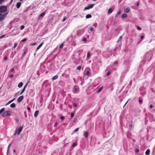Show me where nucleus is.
Returning <instances> with one entry per match:
<instances>
[{"label":"nucleus","mask_w":155,"mask_h":155,"mask_svg":"<svg viewBox=\"0 0 155 155\" xmlns=\"http://www.w3.org/2000/svg\"><path fill=\"white\" fill-rule=\"evenodd\" d=\"M11 115V112L10 110H8L4 112L2 114V117H5L7 116H9Z\"/></svg>","instance_id":"obj_1"},{"label":"nucleus","mask_w":155,"mask_h":155,"mask_svg":"<svg viewBox=\"0 0 155 155\" xmlns=\"http://www.w3.org/2000/svg\"><path fill=\"white\" fill-rule=\"evenodd\" d=\"M7 8L6 6H3L0 7V12H5L6 11Z\"/></svg>","instance_id":"obj_2"},{"label":"nucleus","mask_w":155,"mask_h":155,"mask_svg":"<svg viewBox=\"0 0 155 155\" xmlns=\"http://www.w3.org/2000/svg\"><path fill=\"white\" fill-rule=\"evenodd\" d=\"M94 6V4H91L88 5L87 7H86L84 8V10H87L90 8H92Z\"/></svg>","instance_id":"obj_3"},{"label":"nucleus","mask_w":155,"mask_h":155,"mask_svg":"<svg viewBox=\"0 0 155 155\" xmlns=\"http://www.w3.org/2000/svg\"><path fill=\"white\" fill-rule=\"evenodd\" d=\"M29 81H28L27 83L24 86L23 89H22V90L21 92L20 93V94H22L24 92V91H25V89L26 88V87L27 86L28 84V83H29Z\"/></svg>","instance_id":"obj_4"},{"label":"nucleus","mask_w":155,"mask_h":155,"mask_svg":"<svg viewBox=\"0 0 155 155\" xmlns=\"http://www.w3.org/2000/svg\"><path fill=\"white\" fill-rule=\"evenodd\" d=\"M23 127V125H22V127H18L17 131V134L18 135H19L20 134L21 131H22Z\"/></svg>","instance_id":"obj_5"},{"label":"nucleus","mask_w":155,"mask_h":155,"mask_svg":"<svg viewBox=\"0 0 155 155\" xmlns=\"http://www.w3.org/2000/svg\"><path fill=\"white\" fill-rule=\"evenodd\" d=\"M7 14V13H6L0 17V22L5 19Z\"/></svg>","instance_id":"obj_6"},{"label":"nucleus","mask_w":155,"mask_h":155,"mask_svg":"<svg viewBox=\"0 0 155 155\" xmlns=\"http://www.w3.org/2000/svg\"><path fill=\"white\" fill-rule=\"evenodd\" d=\"M7 14V13H6L0 17V22L5 19Z\"/></svg>","instance_id":"obj_7"},{"label":"nucleus","mask_w":155,"mask_h":155,"mask_svg":"<svg viewBox=\"0 0 155 155\" xmlns=\"http://www.w3.org/2000/svg\"><path fill=\"white\" fill-rule=\"evenodd\" d=\"M24 97L23 96H21L19 97L17 99V102L18 103L21 102L23 100Z\"/></svg>","instance_id":"obj_8"},{"label":"nucleus","mask_w":155,"mask_h":155,"mask_svg":"<svg viewBox=\"0 0 155 155\" xmlns=\"http://www.w3.org/2000/svg\"><path fill=\"white\" fill-rule=\"evenodd\" d=\"M21 3L20 2H18L16 3V6L17 8H19L21 5Z\"/></svg>","instance_id":"obj_9"},{"label":"nucleus","mask_w":155,"mask_h":155,"mask_svg":"<svg viewBox=\"0 0 155 155\" xmlns=\"http://www.w3.org/2000/svg\"><path fill=\"white\" fill-rule=\"evenodd\" d=\"M114 10V8H110V9H109L108 11V14H110Z\"/></svg>","instance_id":"obj_10"},{"label":"nucleus","mask_w":155,"mask_h":155,"mask_svg":"<svg viewBox=\"0 0 155 155\" xmlns=\"http://www.w3.org/2000/svg\"><path fill=\"white\" fill-rule=\"evenodd\" d=\"M43 43H41L37 47V49L36 50V51H37L41 47V46L43 45Z\"/></svg>","instance_id":"obj_11"},{"label":"nucleus","mask_w":155,"mask_h":155,"mask_svg":"<svg viewBox=\"0 0 155 155\" xmlns=\"http://www.w3.org/2000/svg\"><path fill=\"white\" fill-rule=\"evenodd\" d=\"M150 153V150L149 149H148L146 151L145 154L146 155H149Z\"/></svg>","instance_id":"obj_12"},{"label":"nucleus","mask_w":155,"mask_h":155,"mask_svg":"<svg viewBox=\"0 0 155 155\" xmlns=\"http://www.w3.org/2000/svg\"><path fill=\"white\" fill-rule=\"evenodd\" d=\"M39 111L38 110H36L35 111L34 113V116L35 117H36L38 115L39 113Z\"/></svg>","instance_id":"obj_13"},{"label":"nucleus","mask_w":155,"mask_h":155,"mask_svg":"<svg viewBox=\"0 0 155 155\" xmlns=\"http://www.w3.org/2000/svg\"><path fill=\"white\" fill-rule=\"evenodd\" d=\"M88 135V133L87 131H85L84 133V135L86 138H87Z\"/></svg>","instance_id":"obj_14"},{"label":"nucleus","mask_w":155,"mask_h":155,"mask_svg":"<svg viewBox=\"0 0 155 155\" xmlns=\"http://www.w3.org/2000/svg\"><path fill=\"white\" fill-rule=\"evenodd\" d=\"M16 105L14 103H13L12 104L10 105V107L12 108H14L15 107Z\"/></svg>","instance_id":"obj_15"},{"label":"nucleus","mask_w":155,"mask_h":155,"mask_svg":"<svg viewBox=\"0 0 155 155\" xmlns=\"http://www.w3.org/2000/svg\"><path fill=\"white\" fill-rule=\"evenodd\" d=\"M130 8H127L125 10V12L128 13L130 11Z\"/></svg>","instance_id":"obj_16"},{"label":"nucleus","mask_w":155,"mask_h":155,"mask_svg":"<svg viewBox=\"0 0 155 155\" xmlns=\"http://www.w3.org/2000/svg\"><path fill=\"white\" fill-rule=\"evenodd\" d=\"M102 87L99 88L98 90L97 91V93H99L101 91L102 89Z\"/></svg>","instance_id":"obj_17"},{"label":"nucleus","mask_w":155,"mask_h":155,"mask_svg":"<svg viewBox=\"0 0 155 155\" xmlns=\"http://www.w3.org/2000/svg\"><path fill=\"white\" fill-rule=\"evenodd\" d=\"M91 17H92V15H91L90 14H87L86 16V18H91Z\"/></svg>","instance_id":"obj_18"},{"label":"nucleus","mask_w":155,"mask_h":155,"mask_svg":"<svg viewBox=\"0 0 155 155\" xmlns=\"http://www.w3.org/2000/svg\"><path fill=\"white\" fill-rule=\"evenodd\" d=\"M121 11H119L115 15V17H117L120 15V14H121Z\"/></svg>","instance_id":"obj_19"},{"label":"nucleus","mask_w":155,"mask_h":155,"mask_svg":"<svg viewBox=\"0 0 155 155\" xmlns=\"http://www.w3.org/2000/svg\"><path fill=\"white\" fill-rule=\"evenodd\" d=\"M139 102L140 104H142L143 103L142 98L141 97H140L139 99Z\"/></svg>","instance_id":"obj_20"},{"label":"nucleus","mask_w":155,"mask_h":155,"mask_svg":"<svg viewBox=\"0 0 155 155\" xmlns=\"http://www.w3.org/2000/svg\"><path fill=\"white\" fill-rule=\"evenodd\" d=\"M23 85V83L22 82H20L18 85V87H21Z\"/></svg>","instance_id":"obj_21"},{"label":"nucleus","mask_w":155,"mask_h":155,"mask_svg":"<svg viewBox=\"0 0 155 155\" xmlns=\"http://www.w3.org/2000/svg\"><path fill=\"white\" fill-rule=\"evenodd\" d=\"M58 78V76L57 75H55L52 78V80H55Z\"/></svg>","instance_id":"obj_22"},{"label":"nucleus","mask_w":155,"mask_h":155,"mask_svg":"<svg viewBox=\"0 0 155 155\" xmlns=\"http://www.w3.org/2000/svg\"><path fill=\"white\" fill-rule=\"evenodd\" d=\"M15 98L14 99H13L11 100H10V101H9L8 102L7 104H6V105H8V104H10V103H12V102L15 100Z\"/></svg>","instance_id":"obj_23"},{"label":"nucleus","mask_w":155,"mask_h":155,"mask_svg":"<svg viewBox=\"0 0 155 155\" xmlns=\"http://www.w3.org/2000/svg\"><path fill=\"white\" fill-rule=\"evenodd\" d=\"M127 15L126 14H124L122 15V18H124L126 17H127Z\"/></svg>","instance_id":"obj_24"},{"label":"nucleus","mask_w":155,"mask_h":155,"mask_svg":"<svg viewBox=\"0 0 155 155\" xmlns=\"http://www.w3.org/2000/svg\"><path fill=\"white\" fill-rule=\"evenodd\" d=\"M5 109L4 108H3L2 109H1L0 110V114L3 112L5 110Z\"/></svg>","instance_id":"obj_25"},{"label":"nucleus","mask_w":155,"mask_h":155,"mask_svg":"<svg viewBox=\"0 0 155 155\" xmlns=\"http://www.w3.org/2000/svg\"><path fill=\"white\" fill-rule=\"evenodd\" d=\"M5 109L4 108H3L2 109H1L0 110V114L3 112L5 110Z\"/></svg>","instance_id":"obj_26"},{"label":"nucleus","mask_w":155,"mask_h":155,"mask_svg":"<svg viewBox=\"0 0 155 155\" xmlns=\"http://www.w3.org/2000/svg\"><path fill=\"white\" fill-rule=\"evenodd\" d=\"M5 109L4 108H3L2 109H1L0 110V114L3 112L5 110Z\"/></svg>","instance_id":"obj_27"},{"label":"nucleus","mask_w":155,"mask_h":155,"mask_svg":"<svg viewBox=\"0 0 155 155\" xmlns=\"http://www.w3.org/2000/svg\"><path fill=\"white\" fill-rule=\"evenodd\" d=\"M77 145V143H73V144L72 145V147L73 148L75 146H76Z\"/></svg>","instance_id":"obj_28"},{"label":"nucleus","mask_w":155,"mask_h":155,"mask_svg":"<svg viewBox=\"0 0 155 155\" xmlns=\"http://www.w3.org/2000/svg\"><path fill=\"white\" fill-rule=\"evenodd\" d=\"M90 74V72L89 71H86V75L88 76Z\"/></svg>","instance_id":"obj_29"},{"label":"nucleus","mask_w":155,"mask_h":155,"mask_svg":"<svg viewBox=\"0 0 155 155\" xmlns=\"http://www.w3.org/2000/svg\"><path fill=\"white\" fill-rule=\"evenodd\" d=\"M45 12H44L41 13V14H40V16L41 17H42L45 15Z\"/></svg>","instance_id":"obj_30"},{"label":"nucleus","mask_w":155,"mask_h":155,"mask_svg":"<svg viewBox=\"0 0 155 155\" xmlns=\"http://www.w3.org/2000/svg\"><path fill=\"white\" fill-rule=\"evenodd\" d=\"M25 28V26L24 25H21L20 27V29L21 30H22L23 29Z\"/></svg>","instance_id":"obj_31"},{"label":"nucleus","mask_w":155,"mask_h":155,"mask_svg":"<svg viewBox=\"0 0 155 155\" xmlns=\"http://www.w3.org/2000/svg\"><path fill=\"white\" fill-rule=\"evenodd\" d=\"M83 40L85 42H86L87 41V39L86 38H84L83 39Z\"/></svg>","instance_id":"obj_32"},{"label":"nucleus","mask_w":155,"mask_h":155,"mask_svg":"<svg viewBox=\"0 0 155 155\" xmlns=\"http://www.w3.org/2000/svg\"><path fill=\"white\" fill-rule=\"evenodd\" d=\"M11 144H9L8 146V149H7V153H8V151H9V147H10V146L11 145Z\"/></svg>","instance_id":"obj_33"},{"label":"nucleus","mask_w":155,"mask_h":155,"mask_svg":"<svg viewBox=\"0 0 155 155\" xmlns=\"http://www.w3.org/2000/svg\"><path fill=\"white\" fill-rule=\"evenodd\" d=\"M17 45L18 44L17 43H15L14 44V46L13 48H15L17 47Z\"/></svg>","instance_id":"obj_34"},{"label":"nucleus","mask_w":155,"mask_h":155,"mask_svg":"<svg viewBox=\"0 0 155 155\" xmlns=\"http://www.w3.org/2000/svg\"><path fill=\"white\" fill-rule=\"evenodd\" d=\"M81 66H78L77 67V69L78 70H80L81 69Z\"/></svg>","instance_id":"obj_35"},{"label":"nucleus","mask_w":155,"mask_h":155,"mask_svg":"<svg viewBox=\"0 0 155 155\" xmlns=\"http://www.w3.org/2000/svg\"><path fill=\"white\" fill-rule=\"evenodd\" d=\"M66 19V17L65 16H64V17H63V18L62 21V22L64 21H65Z\"/></svg>","instance_id":"obj_36"},{"label":"nucleus","mask_w":155,"mask_h":155,"mask_svg":"<svg viewBox=\"0 0 155 155\" xmlns=\"http://www.w3.org/2000/svg\"><path fill=\"white\" fill-rule=\"evenodd\" d=\"M110 71H108V72H107V76H109L110 75Z\"/></svg>","instance_id":"obj_37"},{"label":"nucleus","mask_w":155,"mask_h":155,"mask_svg":"<svg viewBox=\"0 0 155 155\" xmlns=\"http://www.w3.org/2000/svg\"><path fill=\"white\" fill-rule=\"evenodd\" d=\"M74 115V114L73 113H71V117H73Z\"/></svg>","instance_id":"obj_38"},{"label":"nucleus","mask_w":155,"mask_h":155,"mask_svg":"<svg viewBox=\"0 0 155 155\" xmlns=\"http://www.w3.org/2000/svg\"><path fill=\"white\" fill-rule=\"evenodd\" d=\"M137 29L139 30H140L141 29V28L138 26H137Z\"/></svg>","instance_id":"obj_39"},{"label":"nucleus","mask_w":155,"mask_h":155,"mask_svg":"<svg viewBox=\"0 0 155 155\" xmlns=\"http://www.w3.org/2000/svg\"><path fill=\"white\" fill-rule=\"evenodd\" d=\"M79 130L78 128H77L74 130V132H76L78 131Z\"/></svg>","instance_id":"obj_40"},{"label":"nucleus","mask_w":155,"mask_h":155,"mask_svg":"<svg viewBox=\"0 0 155 155\" xmlns=\"http://www.w3.org/2000/svg\"><path fill=\"white\" fill-rule=\"evenodd\" d=\"M36 43H31V44H30V45L31 46H34V45H36Z\"/></svg>","instance_id":"obj_41"},{"label":"nucleus","mask_w":155,"mask_h":155,"mask_svg":"<svg viewBox=\"0 0 155 155\" xmlns=\"http://www.w3.org/2000/svg\"><path fill=\"white\" fill-rule=\"evenodd\" d=\"M63 45H63V44H61L60 45V47H59L60 48H63Z\"/></svg>","instance_id":"obj_42"},{"label":"nucleus","mask_w":155,"mask_h":155,"mask_svg":"<svg viewBox=\"0 0 155 155\" xmlns=\"http://www.w3.org/2000/svg\"><path fill=\"white\" fill-rule=\"evenodd\" d=\"M122 39V36H120L119 39H118V40L117 41V42H119V41L120 40H121V39Z\"/></svg>","instance_id":"obj_43"},{"label":"nucleus","mask_w":155,"mask_h":155,"mask_svg":"<svg viewBox=\"0 0 155 155\" xmlns=\"http://www.w3.org/2000/svg\"><path fill=\"white\" fill-rule=\"evenodd\" d=\"M133 127L132 125H130L129 126V128L130 129V130H131L133 128Z\"/></svg>","instance_id":"obj_44"},{"label":"nucleus","mask_w":155,"mask_h":155,"mask_svg":"<svg viewBox=\"0 0 155 155\" xmlns=\"http://www.w3.org/2000/svg\"><path fill=\"white\" fill-rule=\"evenodd\" d=\"M90 56V53L89 52H88L87 53V58L89 57Z\"/></svg>","instance_id":"obj_45"},{"label":"nucleus","mask_w":155,"mask_h":155,"mask_svg":"<svg viewBox=\"0 0 155 155\" xmlns=\"http://www.w3.org/2000/svg\"><path fill=\"white\" fill-rule=\"evenodd\" d=\"M26 40H27V39L26 38H25L23 39H22L21 41L24 42V41H25Z\"/></svg>","instance_id":"obj_46"},{"label":"nucleus","mask_w":155,"mask_h":155,"mask_svg":"<svg viewBox=\"0 0 155 155\" xmlns=\"http://www.w3.org/2000/svg\"><path fill=\"white\" fill-rule=\"evenodd\" d=\"M5 35H2L0 37V39H1L3 38H4V37H5Z\"/></svg>","instance_id":"obj_47"},{"label":"nucleus","mask_w":155,"mask_h":155,"mask_svg":"<svg viewBox=\"0 0 155 155\" xmlns=\"http://www.w3.org/2000/svg\"><path fill=\"white\" fill-rule=\"evenodd\" d=\"M90 30L91 31H94V28H90Z\"/></svg>","instance_id":"obj_48"},{"label":"nucleus","mask_w":155,"mask_h":155,"mask_svg":"<svg viewBox=\"0 0 155 155\" xmlns=\"http://www.w3.org/2000/svg\"><path fill=\"white\" fill-rule=\"evenodd\" d=\"M4 1V0H0V4H1Z\"/></svg>","instance_id":"obj_49"},{"label":"nucleus","mask_w":155,"mask_h":155,"mask_svg":"<svg viewBox=\"0 0 155 155\" xmlns=\"http://www.w3.org/2000/svg\"><path fill=\"white\" fill-rule=\"evenodd\" d=\"M73 106L74 107H77V105L76 104V103H74V104H73Z\"/></svg>","instance_id":"obj_50"},{"label":"nucleus","mask_w":155,"mask_h":155,"mask_svg":"<svg viewBox=\"0 0 155 155\" xmlns=\"http://www.w3.org/2000/svg\"><path fill=\"white\" fill-rule=\"evenodd\" d=\"M61 120H64V117L63 116H61Z\"/></svg>","instance_id":"obj_51"},{"label":"nucleus","mask_w":155,"mask_h":155,"mask_svg":"<svg viewBox=\"0 0 155 155\" xmlns=\"http://www.w3.org/2000/svg\"><path fill=\"white\" fill-rule=\"evenodd\" d=\"M118 63V61H116L114 62V64H117Z\"/></svg>","instance_id":"obj_52"},{"label":"nucleus","mask_w":155,"mask_h":155,"mask_svg":"<svg viewBox=\"0 0 155 155\" xmlns=\"http://www.w3.org/2000/svg\"><path fill=\"white\" fill-rule=\"evenodd\" d=\"M150 107L151 108H152L153 107V105L152 104H151L150 105Z\"/></svg>","instance_id":"obj_53"},{"label":"nucleus","mask_w":155,"mask_h":155,"mask_svg":"<svg viewBox=\"0 0 155 155\" xmlns=\"http://www.w3.org/2000/svg\"><path fill=\"white\" fill-rule=\"evenodd\" d=\"M136 152L137 153H138V152H139V149H136Z\"/></svg>","instance_id":"obj_54"},{"label":"nucleus","mask_w":155,"mask_h":155,"mask_svg":"<svg viewBox=\"0 0 155 155\" xmlns=\"http://www.w3.org/2000/svg\"><path fill=\"white\" fill-rule=\"evenodd\" d=\"M13 76V74H11V75L9 76V77H10V78H12Z\"/></svg>","instance_id":"obj_55"},{"label":"nucleus","mask_w":155,"mask_h":155,"mask_svg":"<svg viewBox=\"0 0 155 155\" xmlns=\"http://www.w3.org/2000/svg\"><path fill=\"white\" fill-rule=\"evenodd\" d=\"M78 91V89L77 88H74V91Z\"/></svg>","instance_id":"obj_56"},{"label":"nucleus","mask_w":155,"mask_h":155,"mask_svg":"<svg viewBox=\"0 0 155 155\" xmlns=\"http://www.w3.org/2000/svg\"><path fill=\"white\" fill-rule=\"evenodd\" d=\"M14 70V69L13 68H11V69H10V71L11 72H13Z\"/></svg>","instance_id":"obj_57"},{"label":"nucleus","mask_w":155,"mask_h":155,"mask_svg":"<svg viewBox=\"0 0 155 155\" xmlns=\"http://www.w3.org/2000/svg\"><path fill=\"white\" fill-rule=\"evenodd\" d=\"M144 38V36L142 35V36H141V38L142 39H143V38Z\"/></svg>","instance_id":"obj_58"},{"label":"nucleus","mask_w":155,"mask_h":155,"mask_svg":"<svg viewBox=\"0 0 155 155\" xmlns=\"http://www.w3.org/2000/svg\"><path fill=\"white\" fill-rule=\"evenodd\" d=\"M7 59H8V58H7V57H6H6H5L4 58V60H7Z\"/></svg>","instance_id":"obj_59"},{"label":"nucleus","mask_w":155,"mask_h":155,"mask_svg":"<svg viewBox=\"0 0 155 155\" xmlns=\"http://www.w3.org/2000/svg\"><path fill=\"white\" fill-rule=\"evenodd\" d=\"M27 109L29 111H30L31 110L30 108L28 107H27Z\"/></svg>","instance_id":"obj_60"},{"label":"nucleus","mask_w":155,"mask_h":155,"mask_svg":"<svg viewBox=\"0 0 155 155\" xmlns=\"http://www.w3.org/2000/svg\"><path fill=\"white\" fill-rule=\"evenodd\" d=\"M57 125H58V123H57V122H56V123L55 124V125H54V126L55 127L57 126Z\"/></svg>","instance_id":"obj_61"},{"label":"nucleus","mask_w":155,"mask_h":155,"mask_svg":"<svg viewBox=\"0 0 155 155\" xmlns=\"http://www.w3.org/2000/svg\"><path fill=\"white\" fill-rule=\"evenodd\" d=\"M17 130H16L15 132V133H14V135H15L16 134H17Z\"/></svg>","instance_id":"obj_62"},{"label":"nucleus","mask_w":155,"mask_h":155,"mask_svg":"<svg viewBox=\"0 0 155 155\" xmlns=\"http://www.w3.org/2000/svg\"><path fill=\"white\" fill-rule=\"evenodd\" d=\"M139 5V2L137 3L136 4V6H138Z\"/></svg>","instance_id":"obj_63"},{"label":"nucleus","mask_w":155,"mask_h":155,"mask_svg":"<svg viewBox=\"0 0 155 155\" xmlns=\"http://www.w3.org/2000/svg\"><path fill=\"white\" fill-rule=\"evenodd\" d=\"M15 120H16V121H17V122H18L19 120H18V118L16 119Z\"/></svg>","instance_id":"obj_64"}]
</instances>
